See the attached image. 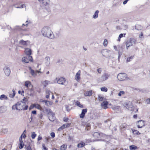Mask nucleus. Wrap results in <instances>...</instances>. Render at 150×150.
I'll list each match as a JSON object with an SVG mask.
<instances>
[{
	"label": "nucleus",
	"mask_w": 150,
	"mask_h": 150,
	"mask_svg": "<svg viewBox=\"0 0 150 150\" xmlns=\"http://www.w3.org/2000/svg\"><path fill=\"white\" fill-rule=\"evenodd\" d=\"M49 0H42V4L45 6H46L48 4Z\"/></svg>",
	"instance_id": "27"
},
{
	"label": "nucleus",
	"mask_w": 150,
	"mask_h": 150,
	"mask_svg": "<svg viewBox=\"0 0 150 150\" xmlns=\"http://www.w3.org/2000/svg\"><path fill=\"white\" fill-rule=\"evenodd\" d=\"M50 136L52 138H54L55 137V134L54 132H51L50 133Z\"/></svg>",
	"instance_id": "53"
},
{
	"label": "nucleus",
	"mask_w": 150,
	"mask_h": 150,
	"mask_svg": "<svg viewBox=\"0 0 150 150\" xmlns=\"http://www.w3.org/2000/svg\"><path fill=\"white\" fill-rule=\"evenodd\" d=\"M118 54L122 55L123 52V49L122 47L118 48Z\"/></svg>",
	"instance_id": "28"
},
{
	"label": "nucleus",
	"mask_w": 150,
	"mask_h": 150,
	"mask_svg": "<svg viewBox=\"0 0 150 150\" xmlns=\"http://www.w3.org/2000/svg\"><path fill=\"white\" fill-rule=\"evenodd\" d=\"M46 59L47 62H46V63H47V64H49L50 62V59L49 57H46Z\"/></svg>",
	"instance_id": "46"
},
{
	"label": "nucleus",
	"mask_w": 150,
	"mask_h": 150,
	"mask_svg": "<svg viewBox=\"0 0 150 150\" xmlns=\"http://www.w3.org/2000/svg\"><path fill=\"white\" fill-rule=\"evenodd\" d=\"M120 108V106H114L113 108V110H117L119 109Z\"/></svg>",
	"instance_id": "54"
},
{
	"label": "nucleus",
	"mask_w": 150,
	"mask_h": 150,
	"mask_svg": "<svg viewBox=\"0 0 150 150\" xmlns=\"http://www.w3.org/2000/svg\"><path fill=\"white\" fill-rule=\"evenodd\" d=\"M67 148V145L64 144L62 145L60 147L61 150H65Z\"/></svg>",
	"instance_id": "37"
},
{
	"label": "nucleus",
	"mask_w": 150,
	"mask_h": 150,
	"mask_svg": "<svg viewBox=\"0 0 150 150\" xmlns=\"http://www.w3.org/2000/svg\"><path fill=\"white\" fill-rule=\"evenodd\" d=\"M76 105L81 108H83V105L81 104L80 102L77 100L76 103Z\"/></svg>",
	"instance_id": "31"
},
{
	"label": "nucleus",
	"mask_w": 150,
	"mask_h": 150,
	"mask_svg": "<svg viewBox=\"0 0 150 150\" xmlns=\"http://www.w3.org/2000/svg\"><path fill=\"white\" fill-rule=\"evenodd\" d=\"M124 106L128 109L129 110H132V105H130V106L128 104L126 103L125 104V105H124Z\"/></svg>",
	"instance_id": "30"
},
{
	"label": "nucleus",
	"mask_w": 150,
	"mask_h": 150,
	"mask_svg": "<svg viewBox=\"0 0 150 150\" xmlns=\"http://www.w3.org/2000/svg\"><path fill=\"white\" fill-rule=\"evenodd\" d=\"M80 71L79 70L76 75L75 79L77 81H79L80 79Z\"/></svg>",
	"instance_id": "16"
},
{
	"label": "nucleus",
	"mask_w": 150,
	"mask_h": 150,
	"mask_svg": "<svg viewBox=\"0 0 150 150\" xmlns=\"http://www.w3.org/2000/svg\"><path fill=\"white\" fill-rule=\"evenodd\" d=\"M125 92L124 91H121L118 93V95L119 96H121L122 94H124Z\"/></svg>",
	"instance_id": "48"
},
{
	"label": "nucleus",
	"mask_w": 150,
	"mask_h": 150,
	"mask_svg": "<svg viewBox=\"0 0 150 150\" xmlns=\"http://www.w3.org/2000/svg\"><path fill=\"white\" fill-rule=\"evenodd\" d=\"M50 91L49 90H47L46 91V93L47 94V95H50Z\"/></svg>",
	"instance_id": "62"
},
{
	"label": "nucleus",
	"mask_w": 150,
	"mask_h": 150,
	"mask_svg": "<svg viewBox=\"0 0 150 150\" xmlns=\"http://www.w3.org/2000/svg\"><path fill=\"white\" fill-rule=\"evenodd\" d=\"M7 110V108L6 106H4L0 107V113H2L5 112Z\"/></svg>",
	"instance_id": "15"
},
{
	"label": "nucleus",
	"mask_w": 150,
	"mask_h": 150,
	"mask_svg": "<svg viewBox=\"0 0 150 150\" xmlns=\"http://www.w3.org/2000/svg\"><path fill=\"white\" fill-rule=\"evenodd\" d=\"M110 50L107 49H105L101 51V53L103 56L110 59L111 57V54L109 53Z\"/></svg>",
	"instance_id": "4"
},
{
	"label": "nucleus",
	"mask_w": 150,
	"mask_h": 150,
	"mask_svg": "<svg viewBox=\"0 0 150 150\" xmlns=\"http://www.w3.org/2000/svg\"><path fill=\"white\" fill-rule=\"evenodd\" d=\"M28 101V99L27 98L25 97H24L23 99L21 101H20V102H21V103L23 104H24L25 105H26V102Z\"/></svg>",
	"instance_id": "33"
},
{
	"label": "nucleus",
	"mask_w": 150,
	"mask_h": 150,
	"mask_svg": "<svg viewBox=\"0 0 150 150\" xmlns=\"http://www.w3.org/2000/svg\"><path fill=\"white\" fill-rule=\"evenodd\" d=\"M28 68L29 70L30 71V73L31 75L33 76H35L37 75V73L34 70L32 69L31 67H29Z\"/></svg>",
	"instance_id": "18"
},
{
	"label": "nucleus",
	"mask_w": 150,
	"mask_h": 150,
	"mask_svg": "<svg viewBox=\"0 0 150 150\" xmlns=\"http://www.w3.org/2000/svg\"><path fill=\"white\" fill-rule=\"evenodd\" d=\"M125 35H126L125 33L124 34L122 33H121V34H120L119 36V38H121L124 37H125Z\"/></svg>",
	"instance_id": "50"
},
{
	"label": "nucleus",
	"mask_w": 150,
	"mask_h": 150,
	"mask_svg": "<svg viewBox=\"0 0 150 150\" xmlns=\"http://www.w3.org/2000/svg\"><path fill=\"white\" fill-rule=\"evenodd\" d=\"M100 89L101 91H104L105 92H107L108 90L107 88L105 87L101 88Z\"/></svg>",
	"instance_id": "44"
},
{
	"label": "nucleus",
	"mask_w": 150,
	"mask_h": 150,
	"mask_svg": "<svg viewBox=\"0 0 150 150\" xmlns=\"http://www.w3.org/2000/svg\"><path fill=\"white\" fill-rule=\"evenodd\" d=\"M42 146L44 150H48V149L45 146L44 144H42Z\"/></svg>",
	"instance_id": "52"
},
{
	"label": "nucleus",
	"mask_w": 150,
	"mask_h": 150,
	"mask_svg": "<svg viewBox=\"0 0 150 150\" xmlns=\"http://www.w3.org/2000/svg\"><path fill=\"white\" fill-rule=\"evenodd\" d=\"M31 85L30 82L29 81H26L25 82V85L26 87H28L29 86Z\"/></svg>",
	"instance_id": "35"
},
{
	"label": "nucleus",
	"mask_w": 150,
	"mask_h": 150,
	"mask_svg": "<svg viewBox=\"0 0 150 150\" xmlns=\"http://www.w3.org/2000/svg\"><path fill=\"white\" fill-rule=\"evenodd\" d=\"M19 42L20 44H21L23 45H26L27 44L26 41H24L23 40H21Z\"/></svg>",
	"instance_id": "39"
},
{
	"label": "nucleus",
	"mask_w": 150,
	"mask_h": 150,
	"mask_svg": "<svg viewBox=\"0 0 150 150\" xmlns=\"http://www.w3.org/2000/svg\"><path fill=\"white\" fill-rule=\"evenodd\" d=\"M127 128V126L126 124L124 123L120 127V129L122 131L125 130Z\"/></svg>",
	"instance_id": "17"
},
{
	"label": "nucleus",
	"mask_w": 150,
	"mask_h": 150,
	"mask_svg": "<svg viewBox=\"0 0 150 150\" xmlns=\"http://www.w3.org/2000/svg\"><path fill=\"white\" fill-rule=\"evenodd\" d=\"M92 94V90H90L85 92L84 95L86 96H90Z\"/></svg>",
	"instance_id": "21"
},
{
	"label": "nucleus",
	"mask_w": 150,
	"mask_h": 150,
	"mask_svg": "<svg viewBox=\"0 0 150 150\" xmlns=\"http://www.w3.org/2000/svg\"><path fill=\"white\" fill-rule=\"evenodd\" d=\"M24 146V144L19 143V148L20 149H21L23 148Z\"/></svg>",
	"instance_id": "49"
},
{
	"label": "nucleus",
	"mask_w": 150,
	"mask_h": 150,
	"mask_svg": "<svg viewBox=\"0 0 150 150\" xmlns=\"http://www.w3.org/2000/svg\"><path fill=\"white\" fill-rule=\"evenodd\" d=\"M108 102L107 101H104L103 102L101 103V105L103 107V108L106 109L108 108Z\"/></svg>",
	"instance_id": "13"
},
{
	"label": "nucleus",
	"mask_w": 150,
	"mask_h": 150,
	"mask_svg": "<svg viewBox=\"0 0 150 150\" xmlns=\"http://www.w3.org/2000/svg\"><path fill=\"white\" fill-rule=\"evenodd\" d=\"M131 130L132 131V133L134 135H138L141 134V133L137 130L134 129H132Z\"/></svg>",
	"instance_id": "24"
},
{
	"label": "nucleus",
	"mask_w": 150,
	"mask_h": 150,
	"mask_svg": "<svg viewBox=\"0 0 150 150\" xmlns=\"http://www.w3.org/2000/svg\"><path fill=\"white\" fill-rule=\"evenodd\" d=\"M68 118H65L64 119V122H67L68 120Z\"/></svg>",
	"instance_id": "64"
},
{
	"label": "nucleus",
	"mask_w": 150,
	"mask_h": 150,
	"mask_svg": "<svg viewBox=\"0 0 150 150\" xmlns=\"http://www.w3.org/2000/svg\"><path fill=\"white\" fill-rule=\"evenodd\" d=\"M45 103L46 105L47 106H49V105H52L53 103L52 101L46 100L45 102Z\"/></svg>",
	"instance_id": "25"
},
{
	"label": "nucleus",
	"mask_w": 150,
	"mask_h": 150,
	"mask_svg": "<svg viewBox=\"0 0 150 150\" xmlns=\"http://www.w3.org/2000/svg\"><path fill=\"white\" fill-rule=\"evenodd\" d=\"M109 76L108 73H104L99 79L100 81L102 82L107 80Z\"/></svg>",
	"instance_id": "7"
},
{
	"label": "nucleus",
	"mask_w": 150,
	"mask_h": 150,
	"mask_svg": "<svg viewBox=\"0 0 150 150\" xmlns=\"http://www.w3.org/2000/svg\"><path fill=\"white\" fill-rule=\"evenodd\" d=\"M22 61L26 63H28L29 61L32 62L33 59L32 57L30 56H27L22 58Z\"/></svg>",
	"instance_id": "6"
},
{
	"label": "nucleus",
	"mask_w": 150,
	"mask_h": 150,
	"mask_svg": "<svg viewBox=\"0 0 150 150\" xmlns=\"http://www.w3.org/2000/svg\"><path fill=\"white\" fill-rule=\"evenodd\" d=\"M129 0H125L123 2V4L124 5Z\"/></svg>",
	"instance_id": "63"
},
{
	"label": "nucleus",
	"mask_w": 150,
	"mask_h": 150,
	"mask_svg": "<svg viewBox=\"0 0 150 150\" xmlns=\"http://www.w3.org/2000/svg\"><path fill=\"white\" fill-rule=\"evenodd\" d=\"M12 91L13 92V93L12 94L10 93L9 95V97L11 98H13L15 96L16 94V92L14 89L12 90Z\"/></svg>",
	"instance_id": "29"
},
{
	"label": "nucleus",
	"mask_w": 150,
	"mask_h": 150,
	"mask_svg": "<svg viewBox=\"0 0 150 150\" xmlns=\"http://www.w3.org/2000/svg\"><path fill=\"white\" fill-rule=\"evenodd\" d=\"M146 102L147 104H150V98H148L146 100Z\"/></svg>",
	"instance_id": "60"
},
{
	"label": "nucleus",
	"mask_w": 150,
	"mask_h": 150,
	"mask_svg": "<svg viewBox=\"0 0 150 150\" xmlns=\"http://www.w3.org/2000/svg\"><path fill=\"white\" fill-rule=\"evenodd\" d=\"M87 109L85 108L83 109L80 115V117L81 118H83L85 116V114L87 112Z\"/></svg>",
	"instance_id": "12"
},
{
	"label": "nucleus",
	"mask_w": 150,
	"mask_h": 150,
	"mask_svg": "<svg viewBox=\"0 0 150 150\" xmlns=\"http://www.w3.org/2000/svg\"><path fill=\"white\" fill-rule=\"evenodd\" d=\"M144 121L142 120H140L137 121V124L138 128H142L145 126Z\"/></svg>",
	"instance_id": "9"
},
{
	"label": "nucleus",
	"mask_w": 150,
	"mask_h": 150,
	"mask_svg": "<svg viewBox=\"0 0 150 150\" xmlns=\"http://www.w3.org/2000/svg\"><path fill=\"white\" fill-rule=\"evenodd\" d=\"M31 113L33 114L36 115L37 114V111L35 110H34L32 111Z\"/></svg>",
	"instance_id": "61"
},
{
	"label": "nucleus",
	"mask_w": 150,
	"mask_h": 150,
	"mask_svg": "<svg viewBox=\"0 0 150 150\" xmlns=\"http://www.w3.org/2000/svg\"><path fill=\"white\" fill-rule=\"evenodd\" d=\"M74 137L73 136H71L69 134L68 135L69 141H73Z\"/></svg>",
	"instance_id": "42"
},
{
	"label": "nucleus",
	"mask_w": 150,
	"mask_h": 150,
	"mask_svg": "<svg viewBox=\"0 0 150 150\" xmlns=\"http://www.w3.org/2000/svg\"><path fill=\"white\" fill-rule=\"evenodd\" d=\"M21 102L18 101L15 105L12 106L13 110L16 109L18 110H26L28 109V106L27 105H25L21 103Z\"/></svg>",
	"instance_id": "2"
},
{
	"label": "nucleus",
	"mask_w": 150,
	"mask_h": 150,
	"mask_svg": "<svg viewBox=\"0 0 150 150\" xmlns=\"http://www.w3.org/2000/svg\"><path fill=\"white\" fill-rule=\"evenodd\" d=\"M85 145V143L84 142H82L81 143H79L77 145V147L78 148H82Z\"/></svg>",
	"instance_id": "34"
},
{
	"label": "nucleus",
	"mask_w": 150,
	"mask_h": 150,
	"mask_svg": "<svg viewBox=\"0 0 150 150\" xmlns=\"http://www.w3.org/2000/svg\"><path fill=\"white\" fill-rule=\"evenodd\" d=\"M3 70L5 75L7 76H8L11 73V70L7 66H6L4 68Z\"/></svg>",
	"instance_id": "8"
},
{
	"label": "nucleus",
	"mask_w": 150,
	"mask_h": 150,
	"mask_svg": "<svg viewBox=\"0 0 150 150\" xmlns=\"http://www.w3.org/2000/svg\"><path fill=\"white\" fill-rule=\"evenodd\" d=\"M42 139V137H41V135H39L38 136V141H39L40 140H41Z\"/></svg>",
	"instance_id": "55"
},
{
	"label": "nucleus",
	"mask_w": 150,
	"mask_h": 150,
	"mask_svg": "<svg viewBox=\"0 0 150 150\" xmlns=\"http://www.w3.org/2000/svg\"><path fill=\"white\" fill-rule=\"evenodd\" d=\"M44 109L45 110H44L43 109L42 111H43L44 112H47L48 115H50V114L52 112L50 109H48L46 107H44Z\"/></svg>",
	"instance_id": "19"
},
{
	"label": "nucleus",
	"mask_w": 150,
	"mask_h": 150,
	"mask_svg": "<svg viewBox=\"0 0 150 150\" xmlns=\"http://www.w3.org/2000/svg\"><path fill=\"white\" fill-rule=\"evenodd\" d=\"M103 136V133L99 132H95L93 134V136L95 138H100Z\"/></svg>",
	"instance_id": "14"
},
{
	"label": "nucleus",
	"mask_w": 150,
	"mask_h": 150,
	"mask_svg": "<svg viewBox=\"0 0 150 150\" xmlns=\"http://www.w3.org/2000/svg\"><path fill=\"white\" fill-rule=\"evenodd\" d=\"M107 44H108L107 40L106 39H105L104 41V42L103 43V45L104 46H105L107 45Z\"/></svg>",
	"instance_id": "45"
},
{
	"label": "nucleus",
	"mask_w": 150,
	"mask_h": 150,
	"mask_svg": "<svg viewBox=\"0 0 150 150\" xmlns=\"http://www.w3.org/2000/svg\"><path fill=\"white\" fill-rule=\"evenodd\" d=\"M49 115V119L52 122L54 121L55 119V114L52 112Z\"/></svg>",
	"instance_id": "11"
},
{
	"label": "nucleus",
	"mask_w": 150,
	"mask_h": 150,
	"mask_svg": "<svg viewBox=\"0 0 150 150\" xmlns=\"http://www.w3.org/2000/svg\"><path fill=\"white\" fill-rule=\"evenodd\" d=\"M27 150H32L31 147L30 146V144H29L28 146L26 147Z\"/></svg>",
	"instance_id": "56"
},
{
	"label": "nucleus",
	"mask_w": 150,
	"mask_h": 150,
	"mask_svg": "<svg viewBox=\"0 0 150 150\" xmlns=\"http://www.w3.org/2000/svg\"><path fill=\"white\" fill-rule=\"evenodd\" d=\"M42 35L44 37H47L51 39H53L54 35L53 32L48 26H45L42 29Z\"/></svg>",
	"instance_id": "1"
},
{
	"label": "nucleus",
	"mask_w": 150,
	"mask_h": 150,
	"mask_svg": "<svg viewBox=\"0 0 150 150\" xmlns=\"http://www.w3.org/2000/svg\"><path fill=\"white\" fill-rule=\"evenodd\" d=\"M91 142V139H86L85 142L87 143H89Z\"/></svg>",
	"instance_id": "57"
},
{
	"label": "nucleus",
	"mask_w": 150,
	"mask_h": 150,
	"mask_svg": "<svg viewBox=\"0 0 150 150\" xmlns=\"http://www.w3.org/2000/svg\"><path fill=\"white\" fill-rule=\"evenodd\" d=\"M70 125V124L67 123L66 124H64L62 126H61L62 127V129H63L66 128L67 127H69Z\"/></svg>",
	"instance_id": "36"
},
{
	"label": "nucleus",
	"mask_w": 150,
	"mask_h": 150,
	"mask_svg": "<svg viewBox=\"0 0 150 150\" xmlns=\"http://www.w3.org/2000/svg\"><path fill=\"white\" fill-rule=\"evenodd\" d=\"M37 134L35 133V132H33L32 133L31 137L33 139H34L36 137Z\"/></svg>",
	"instance_id": "43"
},
{
	"label": "nucleus",
	"mask_w": 150,
	"mask_h": 150,
	"mask_svg": "<svg viewBox=\"0 0 150 150\" xmlns=\"http://www.w3.org/2000/svg\"><path fill=\"white\" fill-rule=\"evenodd\" d=\"M65 79L63 77H61L58 79L57 82L59 84L66 85V84H65Z\"/></svg>",
	"instance_id": "10"
},
{
	"label": "nucleus",
	"mask_w": 150,
	"mask_h": 150,
	"mask_svg": "<svg viewBox=\"0 0 150 150\" xmlns=\"http://www.w3.org/2000/svg\"><path fill=\"white\" fill-rule=\"evenodd\" d=\"M34 107H35L36 108L42 111H43V109L42 108L41 106L40 105L38 104H34Z\"/></svg>",
	"instance_id": "22"
},
{
	"label": "nucleus",
	"mask_w": 150,
	"mask_h": 150,
	"mask_svg": "<svg viewBox=\"0 0 150 150\" xmlns=\"http://www.w3.org/2000/svg\"><path fill=\"white\" fill-rule=\"evenodd\" d=\"M49 82V81L47 80H45V84L44 85V86L45 87H46V86L48 85Z\"/></svg>",
	"instance_id": "59"
},
{
	"label": "nucleus",
	"mask_w": 150,
	"mask_h": 150,
	"mask_svg": "<svg viewBox=\"0 0 150 150\" xmlns=\"http://www.w3.org/2000/svg\"><path fill=\"white\" fill-rule=\"evenodd\" d=\"M8 97L4 94H2L0 96V100H7Z\"/></svg>",
	"instance_id": "23"
},
{
	"label": "nucleus",
	"mask_w": 150,
	"mask_h": 150,
	"mask_svg": "<svg viewBox=\"0 0 150 150\" xmlns=\"http://www.w3.org/2000/svg\"><path fill=\"white\" fill-rule=\"evenodd\" d=\"M38 116L40 119H42L43 116V113H40V114L38 115Z\"/></svg>",
	"instance_id": "47"
},
{
	"label": "nucleus",
	"mask_w": 150,
	"mask_h": 150,
	"mask_svg": "<svg viewBox=\"0 0 150 150\" xmlns=\"http://www.w3.org/2000/svg\"><path fill=\"white\" fill-rule=\"evenodd\" d=\"M25 7V4H23L21 5L20 7H16L17 8H24Z\"/></svg>",
	"instance_id": "58"
},
{
	"label": "nucleus",
	"mask_w": 150,
	"mask_h": 150,
	"mask_svg": "<svg viewBox=\"0 0 150 150\" xmlns=\"http://www.w3.org/2000/svg\"><path fill=\"white\" fill-rule=\"evenodd\" d=\"M99 11L98 10H96L94 14L93 15V17L94 18H96L98 17V13Z\"/></svg>",
	"instance_id": "26"
},
{
	"label": "nucleus",
	"mask_w": 150,
	"mask_h": 150,
	"mask_svg": "<svg viewBox=\"0 0 150 150\" xmlns=\"http://www.w3.org/2000/svg\"><path fill=\"white\" fill-rule=\"evenodd\" d=\"M134 56H131V57H129V58H127V60L126 62H129L132 61V60L133 59V58Z\"/></svg>",
	"instance_id": "41"
},
{
	"label": "nucleus",
	"mask_w": 150,
	"mask_h": 150,
	"mask_svg": "<svg viewBox=\"0 0 150 150\" xmlns=\"http://www.w3.org/2000/svg\"><path fill=\"white\" fill-rule=\"evenodd\" d=\"M117 78L120 81L125 80L128 79L127 75L124 73L118 74L117 76Z\"/></svg>",
	"instance_id": "3"
},
{
	"label": "nucleus",
	"mask_w": 150,
	"mask_h": 150,
	"mask_svg": "<svg viewBox=\"0 0 150 150\" xmlns=\"http://www.w3.org/2000/svg\"><path fill=\"white\" fill-rule=\"evenodd\" d=\"M103 97L100 96V95L98 96V99L99 101H102L104 100Z\"/></svg>",
	"instance_id": "40"
},
{
	"label": "nucleus",
	"mask_w": 150,
	"mask_h": 150,
	"mask_svg": "<svg viewBox=\"0 0 150 150\" xmlns=\"http://www.w3.org/2000/svg\"><path fill=\"white\" fill-rule=\"evenodd\" d=\"M137 148V147L134 145H132L129 146V149L131 150H135Z\"/></svg>",
	"instance_id": "32"
},
{
	"label": "nucleus",
	"mask_w": 150,
	"mask_h": 150,
	"mask_svg": "<svg viewBox=\"0 0 150 150\" xmlns=\"http://www.w3.org/2000/svg\"><path fill=\"white\" fill-rule=\"evenodd\" d=\"M136 40L133 38H130L129 40H128L126 42V45H128L127 46L130 47L133 45L132 43H134V45L136 44Z\"/></svg>",
	"instance_id": "5"
},
{
	"label": "nucleus",
	"mask_w": 150,
	"mask_h": 150,
	"mask_svg": "<svg viewBox=\"0 0 150 150\" xmlns=\"http://www.w3.org/2000/svg\"><path fill=\"white\" fill-rule=\"evenodd\" d=\"M25 53L27 56H30L32 54L31 50L29 48L26 49L25 50Z\"/></svg>",
	"instance_id": "20"
},
{
	"label": "nucleus",
	"mask_w": 150,
	"mask_h": 150,
	"mask_svg": "<svg viewBox=\"0 0 150 150\" xmlns=\"http://www.w3.org/2000/svg\"><path fill=\"white\" fill-rule=\"evenodd\" d=\"M102 68H100L97 69V71L98 73L100 74L102 71Z\"/></svg>",
	"instance_id": "51"
},
{
	"label": "nucleus",
	"mask_w": 150,
	"mask_h": 150,
	"mask_svg": "<svg viewBox=\"0 0 150 150\" xmlns=\"http://www.w3.org/2000/svg\"><path fill=\"white\" fill-rule=\"evenodd\" d=\"M15 30H25V29H22V28L19 26H16L15 28Z\"/></svg>",
	"instance_id": "38"
}]
</instances>
